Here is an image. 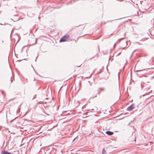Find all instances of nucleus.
<instances>
[{
	"label": "nucleus",
	"instance_id": "f8f14e48",
	"mask_svg": "<svg viewBox=\"0 0 154 154\" xmlns=\"http://www.w3.org/2000/svg\"><path fill=\"white\" fill-rule=\"evenodd\" d=\"M154 78V76L152 77V78Z\"/></svg>",
	"mask_w": 154,
	"mask_h": 154
},
{
	"label": "nucleus",
	"instance_id": "ddd939ff",
	"mask_svg": "<svg viewBox=\"0 0 154 154\" xmlns=\"http://www.w3.org/2000/svg\"><path fill=\"white\" fill-rule=\"evenodd\" d=\"M0 25H3V24H2V23H0Z\"/></svg>",
	"mask_w": 154,
	"mask_h": 154
},
{
	"label": "nucleus",
	"instance_id": "20e7f679",
	"mask_svg": "<svg viewBox=\"0 0 154 154\" xmlns=\"http://www.w3.org/2000/svg\"><path fill=\"white\" fill-rule=\"evenodd\" d=\"M11 153L9 152H7L3 150L1 152V154H10Z\"/></svg>",
	"mask_w": 154,
	"mask_h": 154
},
{
	"label": "nucleus",
	"instance_id": "9b49d317",
	"mask_svg": "<svg viewBox=\"0 0 154 154\" xmlns=\"http://www.w3.org/2000/svg\"><path fill=\"white\" fill-rule=\"evenodd\" d=\"M15 119V118H14V119H13V120H11L10 121V122H11L14 120Z\"/></svg>",
	"mask_w": 154,
	"mask_h": 154
},
{
	"label": "nucleus",
	"instance_id": "f03ea898",
	"mask_svg": "<svg viewBox=\"0 0 154 154\" xmlns=\"http://www.w3.org/2000/svg\"><path fill=\"white\" fill-rule=\"evenodd\" d=\"M134 105L132 104L127 108V110L128 111H130L134 109Z\"/></svg>",
	"mask_w": 154,
	"mask_h": 154
},
{
	"label": "nucleus",
	"instance_id": "0eeeda50",
	"mask_svg": "<svg viewBox=\"0 0 154 154\" xmlns=\"http://www.w3.org/2000/svg\"><path fill=\"white\" fill-rule=\"evenodd\" d=\"M11 83H12V81H13L12 77H11Z\"/></svg>",
	"mask_w": 154,
	"mask_h": 154
},
{
	"label": "nucleus",
	"instance_id": "9d476101",
	"mask_svg": "<svg viewBox=\"0 0 154 154\" xmlns=\"http://www.w3.org/2000/svg\"><path fill=\"white\" fill-rule=\"evenodd\" d=\"M124 38H120L119 39V40H121L122 39H124Z\"/></svg>",
	"mask_w": 154,
	"mask_h": 154
},
{
	"label": "nucleus",
	"instance_id": "6e6552de",
	"mask_svg": "<svg viewBox=\"0 0 154 154\" xmlns=\"http://www.w3.org/2000/svg\"><path fill=\"white\" fill-rule=\"evenodd\" d=\"M141 70H136L135 71L136 72H138L139 71H141Z\"/></svg>",
	"mask_w": 154,
	"mask_h": 154
},
{
	"label": "nucleus",
	"instance_id": "7ed1b4c3",
	"mask_svg": "<svg viewBox=\"0 0 154 154\" xmlns=\"http://www.w3.org/2000/svg\"><path fill=\"white\" fill-rule=\"evenodd\" d=\"M106 133L108 135H111L113 134V132H112L110 131H106Z\"/></svg>",
	"mask_w": 154,
	"mask_h": 154
},
{
	"label": "nucleus",
	"instance_id": "f257e3e1",
	"mask_svg": "<svg viewBox=\"0 0 154 154\" xmlns=\"http://www.w3.org/2000/svg\"><path fill=\"white\" fill-rule=\"evenodd\" d=\"M69 36L68 35H66L62 37L60 39V42H63L66 41V39L69 37Z\"/></svg>",
	"mask_w": 154,
	"mask_h": 154
},
{
	"label": "nucleus",
	"instance_id": "1a4fd4ad",
	"mask_svg": "<svg viewBox=\"0 0 154 154\" xmlns=\"http://www.w3.org/2000/svg\"><path fill=\"white\" fill-rule=\"evenodd\" d=\"M76 138H74V139H73V140H72V142H73L74 141H75V139H76Z\"/></svg>",
	"mask_w": 154,
	"mask_h": 154
},
{
	"label": "nucleus",
	"instance_id": "2eb2a0df",
	"mask_svg": "<svg viewBox=\"0 0 154 154\" xmlns=\"http://www.w3.org/2000/svg\"><path fill=\"white\" fill-rule=\"evenodd\" d=\"M77 154V153H75V154Z\"/></svg>",
	"mask_w": 154,
	"mask_h": 154
},
{
	"label": "nucleus",
	"instance_id": "4468645a",
	"mask_svg": "<svg viewBox=\"0 0 154 154\" xmlns=\"http://www.w3.org/2000/svg\"><path fill=\"white\" fill-rule=\"evenodd\" d=\"M118 85H119V83Z\"/></svg>",
	"mask_w": 154,
	"mask_h": 154
},
{
	"label": "nucleus",
	"instance_id": "423d86ee",
	"mask_svg": "<svg viewBox=\"0 0 154 154\" xmlns=\"http://www.w3.org/2000/svg\"><path fill=\"white\" fill-rule=\"evenodd\" d=\"M99 89L103 91L104 89V88H100Z\"/></svg>",
	"mask_w": 154,
	"mask_h": 154
},
{
	"label": "nucleus",
	"instance_id": "39448f33",
	"mask_svg": "<svg viewBox=\"0 0 154 154\" xmlns=\"http://www.w3.org/2000/svg\"><path fill=\"white\" fill-rule=\"evenodd\" d=\"M102 154H106V151L104 148L102 150Z\"/></svg>",
	"mask_w": 154,
	"mask_h": 154
}]
</instances>
